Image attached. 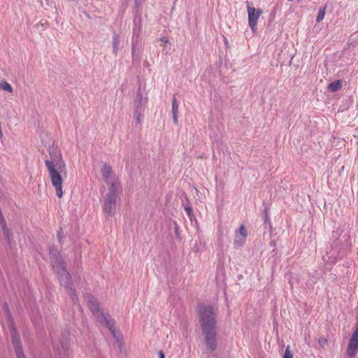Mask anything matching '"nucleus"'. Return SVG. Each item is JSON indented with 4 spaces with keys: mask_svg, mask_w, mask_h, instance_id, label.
<instances>
[{
    "mask_svg": "<svg viewBox=\"0 0 358 358\" xmlns=\"http://www.w3.org/2000/svg\"><path fill=\"white\" fill-rule=\"evenodd\" d=\"M198 322L203 336V345L209 352L214 351L217 345V309L210 304H201L196 309Z\"/></svg>",
    "mask_w": 358,
    "mask_h": 358,
    "instance_id": "1",
    "label": "nucleus"
},
{
    "mask_svg": "<svg viewBox=\"0 0 358 358\" xmlns=\"http://www.w3.org/2000/svg\"><path fill=\"white\" fill-rule=\"evenodd\" d=\"M120 187L118 184L113 183L109 187L103 205L105 213L111 215L115 213L117 202L120 200Z\"/></svg>",
    "mask_w": 358,
    "mask_h": 358,
    "instance_id": "3",
    "label": "nucleus"
},
{
    "mask_svg": "<svg viewBox=\"0 0 358 358\" xmlns=\"http://www.w3.org/2000/svg\"><path fill=\"white\" fill-rule=\"evenodd\" d=\"M64 275H65L66 277H67V276L69 275V274H68L67 273H66V272H65V273H64Z\"/></svg>",
    "mask_w": 358,
    "mask_h": 358,
    "instance_id": "13",
    "label": "nucleus"
},
{
    "mask_svg": "<svg viewBox=\"0 0 358 358\" xmlns=\"http://www.w3.org/2000/svg\"><path fill=\"white\" fill-rule=\"evenodd\" d=\"M49 155L50 157L45 160V165L56 195L58 198H62L63 196V176L66 175V164L62 159L60 150L57 147L52 146L50 148Z\"/></svg>",
    "mask_w": 358,
    "mask_h": 358,
    "instance_id": "2",
    "label": "nucleus"
},
{
    "mask_svg": "<svg viewBox=\"0 0 358 358\" xmlns=\"http://www.w3.org/2000/svg\"><path fill=\"white\" fill-rule=\"evenodd\" d=\"M247 229L244 226H241L238 230V233L237 234V239L239 240V241L242 242L244 241L247 236Z\"/></svg>",
    "mask_w": 358,
    "mask_h": 358,
    "instance_id": "7",
    "label": "nucleus"
},
{
    "mask_svg": "<svg viewBox=\"0 0 358 358\" xmlns=\"http://www.w3.org/2000/svg\"><path fill=\"white\" fill-rule=\"evenodd\" d=\"M282 358H294V352L291 350L289 346H287L285 349V353Z\"/></svg>",
    "mask_w": 358,
    "mask_h": 358,
    "instance_id": "10",
    "label": "nucleus"
},
{
    "mask_svg": "<svg viewBox=\"0 0 358 358\" xmlns=\"http://www.w3.org/2000/svg\"><path fill=\"white\" fill-rule=\"evenodd\" d=\"M0 90L6 91L8 93H12L13 91L12 86L6 81L0 82Z\"/></svg>",
    "mask_w": 358,
    "mask_h": 358,
    "instance_id": "9",
    "label": "nucleus"
},
{
    "mask_svg": "<svg viewBox=\"0 0 358 358\" xmlns=\"http://www.w3.org/2000/svg\"><path fill=\"white\" fill-rule=\"evenodd\" d=\"M248 22L253 31L256 30L257 20L262 15L260 9H256L254 7H248Z\"/></svg>",
    "mask_w": 358,
    "mask_h": 358,
    "instance_id": "4",
    "label": "nucleus"
},
{
    "mask_svg": "<svg viewBox=\"0 0 358 358\" xmlns=\"http://www.w3.org/2000/svg\"><path fill=\"white\" fill-rule=\"evenodd\" d=\"M342 84H343V83L341 80H336V81L332 82L329 85L328 89L331 92H335L339 90L342 87Z\"/></svg>",
    "mask_w": 358,
    "mask_h": 358,
    "instance_id": "6",
    "label": "nucleus"
},
{
    "mask_svg": "<svg viewBox=\"0 0 358 358\" xmlns=\"http://www.w3.org/2000/svg\"><path fill=\"white\" fill-rule=\"evenodd\" d=\"M106 169H107L108 171H110V167H106Z\"/></svg>",
    "mask_w": 358,
    "mask_h": 358,
    "instance_id": "14",
    "label": "nucleus"
},
{
    "mask_svg": "<svg viewBox=\"0 0 358 358\" xmlns=\"http://www.w3.org/2000/svg\"><path fill=\"white\" fill-rule=\"evenodd\" d=\"M159 358H165L164 354L162 351L159 352Z\"/></svg>",
    "mask_w": 358,
    "mask_h": 358,
    "instance_id": "12",
    "label": "nucleus"
},
{
    "mask_svg": "<svg viewBox=\"0 0 358 358\" xmlns=\"http://www.w3.org/2000/svg\"><path fill=\"white\" fill-rule=\"evenodd\" d=\"M177 109H178V106H173V119H174V122H176V120H177V116H176V112H177Z\"/></svg>",
    "mask_w": 358,
    "mask_h": 358,
    "instance_id": "11",
    "label": "nucleus"
},
{
    "mask_svg": "<svg viewBox=\"0 0 358 358\" xmlns=\"http://www.w3.org/2000/svg\"><path fill=\"white\" fill-rule=\"evenodd\" d=\"M99 321L112 330V328L113 327V322L111 320L101 315L99 318Z\"/></svg>",
    "mask_w": 358,
    "mask_h": 358,
    "instance_id": "8",
    "label": "nucleus"
},
{
    "mask_svg": "<svg viewBox=\"0 0 358 358\" xmlns=\"http://www.w3.org/2000/svg\"><path fill=\"white\" fill-rule=\"evenodd\" d=\"M13 344L15 350L17 358H26L22 352L21 344L17 338L13 339Z\"/></svg>",
    "mask_w": 358,
    "mask_h": 358,
    "instance_id": "5",
    "label": "nucleus"
},
{
    "mask_svg": "<svg viewBox=\"0 0 358 358\" xmlns=\"http://www.w3.org/2000/svg\"><path fill=\"white\" fill-rule=\"evenodd\" d=\"M186 210L189 213V208H186Z\"/></svg>",
    "mask_w": 358,
    "mask_h": 358,
    "instance_id": "15",
    "label": "nucleus"
}]
</instances>
